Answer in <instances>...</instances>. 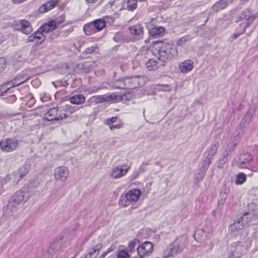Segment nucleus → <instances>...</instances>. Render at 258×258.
I'll return each instance as SVG.
<instances>
[{
    "instance_id": "obj_47",
    "label": "nucleus",
    "mask_w": 258,
    "mask_h": 258,
    "mask_svg": "<svg viewBox=\"0 0 258 258\" xmlns=\"http://www.w3.org/2000/svg\"><path fill=\"white\" fill-rule=\"evenodd\" d=\"M36 39L34 34L30 35L27 39V42H33Z\"/></svg>"
},
{
    "instance_id": "obj_13",
    "label": "nucleus",
    "mask_w": 258,
    "mask_h": 258,
    "mask_svg": "<svg viewBox=\"0 0 258 258\" xmlns=\"http://www.w3.org/2000/svg\"><path fill=\"white\" fill-rule=\"evenodd\" d=\"M252 160V156L247 152H244L241 154L237 161L238 166L241 168H247L249 169L250 166L248 167V164Z\"/></svg>"
},
{
    "instance_id": "obj_40",
    "label": "nucleus",
    "mask_w": 258,
    "mask_h": 258,
    "mask_svg": "<svg viewBox=\"0 0 258 258\" xmlns=\"http://www.w3.org/2000/svg\"><path fill=\"white\" fill-rule=\"evenodd\" d=\"M6 67V60L4 57H0V73L4 71Z\"/></svg>"
},
{
    "instance_id": "obj_28",
    "label": "nucleus",
    "mask_w": 258,
    "mask_h": 258,
    "mask_svg": "<svg viewBox=\"0 0 258 258\" xmlns=\"http://www.w3.org/2000/svg\"><path fill=\"white\" fill-rule=\"evenodd\" d=\"M94 26L97 32L102 30L106 25L105 22L102 19H97L93 21Z\"/></svg>"
},
{
    "instance_id": "obj_11",
    "label": "nucleus",
    "mask_w": 258,
    "mask_h": 258,
    "mask_svg": "<svg viewBox=\"0 0 258 258\" xmlns=\"http://www.w3.org/2000/svg\"><path fill=\"white\" fill-rule=\"evenodd\" d=\"M128 29L134 41L139 40L143 38L144 28L141 25L137 24L134 25L129 27Z\"/></svg>"
},
{
    "instance_id": "obj_53",
    "label": "nucleus",
    "mask_w": 258,
    "mask_h": 258,
    "mask_svg": "<svg viewBox=\"0 0 258 258\" xmlns=\"http://www.w3.org/2000/svg\"><path fill=\"white\" fill-rule=\"evenodd\" d=\"M107 252L105 251L103 252V253L100 256L99 258H104V257L107 255Z\"/></svg>"
},
{
    "instance_id": "obj_8",
    "label": "nucleus",
    "mask_w": 258,
    "mask_h": 258,
    "mask_svg": "<svg viewBox=\"0 0 258 258\" xmlns=\"http://www.w3.org/2000/svg\"><path fill=\"white\" fill-rule=\"evenodd\" d=\"M127 89H134L144 84V77L138 75L131 77H125Z\"/></svg>"
},
{
    "instance_id": "obj_5",
    "label": "nucleus",
    "mask_w": 258,
    "mask_h": 258,
    "mask_svg": "<svg viewBox=\"0 0 258 258\" xmlns=\"http://www.w3.org/2000/svg\"><path fill=\"white\" fill-rule=\"evenodd\" d=\"M138 255L132 258H146L153 251V245L149 241H145L137 247Z\"/></svg>"
},
{
    "instance_id": "obj_3",
    "label": "nucleus",
    "mask_w": 258,
    "mask_h": 258,
    "mask_svg": "<svg viewBox=\"0 0 258 258\" xmlns=\"http://www.w3.org/2000/svg\"><path fill=\"white\" fill-rule=\"evenodd\" d=\"M141 191L139 189L134 188L124 192L120 197L118 204L120 207H126L133 203L139 201Z\"/></svg>"
},
{
    "instance_id": "obj_18",
    "label": "nucleus",
    "mask_w": 258,
    "mask_h": 258,
    "mask_svg": "<svg viewBox=\"0 0 258 258\" xmlns=\"http://www.w3.org/2000/svg\"><path fill=\"white\" fill-rule=\"evenodd\" d=\"M102 245L101 244H97L94 247L88 250L86 255L81 258H96L99 253V250L102 248Z\"/></svg>"
},
{
    "instance_id": "obj_46",
    "label": "nucleus",
    "mask_w": 258,
    "mask_h": 258,
    "mask_svg": "<svg viewBox=\"0 0 258 258\" xmlns=\"http://www.w3.org/2000/svg\"><path fill=\"white\" fill-rule=\"evenodd\" d=\"M122 126H123V124L122 123H118V124H115V125H110L109 128H110V129L111 130H113L116 129V128H117V129L120 128Z\"/></svg>"
},
{
    "instance_id": "obj_56",
    "label": "nucleus",
    "mask_w": 258,
    "mask_h": 258,
    "mask_svg": "<svg viewBox=\"0 0 258 258\" xmlns=\"http://www.w3.org/2000/svg\"><path fill=\"white\" fill-rule=\"evenodd\" d=\"M13 98L14 99V100L16 99L15 96L14 95L13 96Z\"/></svg>"
},
{
    "instance_id": "obj_39",
    "label": "nucleus",
    "mask_w": 258,
    "mask_h": 258,
    "mask_svg": "<svg viewBox=\"0 0 258 258\" xmlns=\"http://www.w3.org/2000/svg\"><path fill=\"white\" fill-rule=\"evenodd\" d=\"M93 101L96 103H99L103 102H106V95L94 96L92 97Z\"/></svg>"
},
{
    "instance_id": "obj_24",
    "label": "nucleus",
    "mask_w": 258,
    "mask_h": 258,
    "mask_svg": "<svg viewBox=\"0 0 258 258\" xmlns=\"http://www.w3.org/2000/svg\"><path fill=\"white\" fill-rule=\"evenodd\" d=\"M83 30L87 35H90L97 32L93 22L85 24L84 26Z\"/></svg>"
},
{
    "instance_id": "obj_17",
    "label": "nucleus",
    "mask_w": 258,
    "mask_h": 258,
    "mask_svg": "<svg viewBox=\"0 0 258 258\" xmlns=\"http://www.w3.org/2000/svg\"><path fill=\"white\" fill-rule=\"evenodd\" d=\"M57 2L58 0H51L43 4L38 9L39 13L43 14L51 10L55 7Z\"/></svg>"
},
{
    "instance_id": "obj_48",
    "label": "nucleus",
    "mask_w": 258,
    "mask_h": 258,
    "mask_svg": "<svg viewBox=\"0 0 258 258\" xmlns=\"http://www.w3.org/2000/svg\"><path fill=\"white\" fill-rule=\"evenodd\" d=\"M98 90H99V88H93L92 89H88L87 91H88L89 93L91 94L96 92Z\"/></svg>"
},
{
    "instance_id": "obj_55",
    "label": "nucleus",
    "mask_w": 258,
    "mask_h": 258,
    "mask_svg": "<svg viewBox=\"0 0 258 258\" xmlns=\"http://www.w3.org/2000/svg\"><path fill=\"white\" fill-rule=\"evenodd\" d=\"M241 2L242 3H245L248 2L249 0H240Z\"/></svg>"
},
{
    "instance_id": "obj_12",
    "label": "nucleus",
    "mask_w": 258,
    "mask_h": 258,
    "mask_svg": "<svg viewBox=\"0 0 258 258\" xmlns=\"http://www.w3.org/2000/svg\"><path fill=\"white\" fill-rule=\"evenodd\" d=\"M16 29L23 34L29 35L33 31L32 27L30 23L25 20L19 21L16 25Z\"/></svg>"
},
{
    "instance_id": "obj_44",
    "label": "nucleus",
    "mask_w": 258,
    "mask_h": 258,
    "mask_svg": "<svg viewBox=\"0 0 258 258\" xmlns=\"http://www.w3.org/2000/svg\"><path fill=\"white\" fill-rule=\"evenodd\" d=\"M96 47L95 46H91L90 47H88L85 50V53L87 54H90L95 51Z\"/></svg>"
},
{
    "instance_id": "obj_25",
    "label": "nucleus",
    "mask_w": 258,
    "mask_h": 258,
    "mask_svg": "<svg viewBox=\"0 0 258 258\" xmlns=\"http://www.w3.org/2000/svg\"><path fill=\"white\" fill-rule=\"evenodd\" d=\"M122 3L121 1L117 0L112 2H109L107 5V7H110L113 11H120L122 9Z\"/></svg>"
},
{
    "instance_id": "obj_38",
    "label": "nucleus",
    "mask_w": 258,
    "mask_h": 258,
    "mask_svg": "<svg viewBox=\"0 0 258 258\" xmlns=\"http://www.w3.org/2000/svg\"><path fill=\"white\" fill-rule=\"evenodd\" d=\"M120 99V97L116 95L115 93H113L109 95H106V101H111V102H116L117 100H119Z\"/></svg>"
},
{
    "instance_id": "obj_54",
    "label": "nucleus",
    "mask_w": 258,
    "mask_h": 258,
    "mask_svg": "<svg viewBox=\"0 0 258 258\" xmlns=\"http://www.w3.org/2000/svg\"><path fill=\"white\" fill-rule=\"evenodd\" d=\"M3 40H4V37H3V35L1 33H0V43L1 42H2L3 41Z\"/></svg>"
},
{
    "instance_id": "obj_35",
    "label": "nucleus",
    "mask_w": 258,
    "mask_h": 258,
    "mask_svg": "<svg viewBox=\"0 0 258 258\" xmlns=\"http://www.w3.org/2000/svg\"><path fill=\"white\" fill-rule=\"evenodd\" d=\"M249 216L250 214L249 213L245 212L239 219L242 224H243V226L246 225L250 221L251 216Z\"/></svg>"
},
{
    "instance_id": "obj_2",
    "label": "nucleus",
    "mask_w": 258,
    "mask_h": 258,
    "mask_svg": "<svg viewBox=\"0 0 258 258\" xmlns=\"http://www.w3.org/2000/svg\"><path fill=\"white\" fill-rule=\"evenodd\" d=\"M187 243V239L185 236L176 238L169 245V249L164 251L163 258H168L181 252Z\"/></svg>"
},
{
    "instance_id": "obj_32",
    "label": "nucleus",
    "mask_w": 258,
    "mask_h": 258,
    "mask_svg": "<svg viewBox=\"0 0 258 258\" xmlns=\"http://www.w3.org/2000/svg\"><path fill=\"white\" fill-rule=\"evenodd\" d=\"M126 9L130 11H134L137 7V0H127Z\"/></svg>"
},
{
    "instance_id": "obj_43",
    "label": "nucleus",
    "mask_w": 258,
    "mask_h": 258,
    "mask_svg": "<svg viewBox=\"0 0 258 258\" xmlns=\"http://www.w3.org/2000/svg\"><path fill=\"white\" fill-rule=\"evenodd\" d=\"M117 117L116 116H113L111 118H107L106 120V123L108 125H111L113 123L117 121Z\"/></svg>"
},
{
    "instance_id": "obj_51",
    "label": "nucleus",
    "mask_w": 258,
    "mask_h": 258,
    "mask_svg": "<svg viewBox=\"0 0 258 258\" xmlns=\"http://www.w3.org/2000/svg\"><path fill=\"white\" fill-rule=\"evenodd\" d=\"M114 250V247L113 246H110L109 248H108V249L105 251L106 252H107V254L108 253Z\"/></svg>"
},
{
    "instance_id": "obj_37",
    "label": "nucleus",
    "mask_w": 258,
    "mask_h": 258,
    "mask_svg": "<svg viewBox=\"0 0 258 258\" xmlns=\"http://www.w3.org/2000/svg\"><path fill=\"white\" fill-rule=\"evenodd\" d=\"M43 31H40L38 30L37 32L34 33L35 38L37 40V42L39 41L40 43H42L45 40V37L42 33Z\"/></svg>"
},
{
    "instance_id": "obj_23",
    "label": "nucleus",
    "mask_w": 258,
    "mask_h": 258,
    "mask_svg": "<svg viewBox=\"0 0 258 258\" xmlns=\"http://www.w3.org/2000/svg\"><path fill=\"white\" fill-rule=\"evenodd\" d=\"M86 98L82 94H77L71 97L69 101L72 104H81L85 102Z\"/></svg>"
},
{
    "instance_id": "obj_22",
    "label": "nucleus",
    "mask_w": 258,
    "mask_h": 258,
    "mask_svg": "<svg viewBox=\"0 0 258 258\" xmlns=\"http://www.w3.org/2000/svg\"><path fill=\"white\" fill-rule=\"evenodd\" d=\"M162 65V63L154 59H150L146 63V66L149 71L157 70Z\"/></svg>"
},
{
    "instance_id": "obj_45",
    "label": "nucleus",
    "mask_w": 258,
    "mask_h": 258,
    "mask_svg": "<svg viewBox=\"0 0 258 258\" xmlns=\"http://www.w3.org/2000/svg\"><path fill=\"white\" fill-rule=\"evenodd\" d=\"M149 164L148 162H144L142 164L140 168L139 169V171L141 172H143L146 170V167Z\"/></svg>"
},
{
    "instance_id": "obj_41",
    "label": "nucleus",
    "mask_w": 258,
    "mask_h": 258,
    "mask_svg": "<svg viewBox=\"0 0 258 258\" xmlns=\"http://www.w3.org/2000/svg\"><path fill=\"white\" fill-rule=\"evenodd\" d=\"M227 162L226 156L225 155L222 159H220L218 161V167L222 168L223 166Z\"/></svg>"
},
{
    "instance_id": "obj_29",
    "label": "nucleus",
    "mask_w": 258,
    "mask_h": 258,
    "mask_svg": "<svg viewBox=\"0 0 258 258\" xmlns=\"http://www.w3.org/2000/svg\"><path fill=\"white\" fill-rule=\"evenodd\" d=\"M140 243L139 239L135 238L130 241L128 243V252L130 253H132L135 251L136 246Z\"/></svg>"
},
{
    "instance_id": "obj_1",
    "label": "nucleus",
    "mask_w": 258,
    "mask_h": 258,
    "mask_svg": "<svg viewBox=\"0 0 258 258\" xmlns=\"http://www.w3.org/2000/svg\"><path fill=\"white\" fill-rule=\"evenodd\" d=\"M158 59L162 62L171 60L178 55L175 45L168 43L159 42L155 45Z\"/></svg>"
},
{
    "instance_id": "obj_10",
    "label": "nucleus",
    "mask_w": 258,
    "mask_h": 258,
    "mask_svg": "<svg viewBox=\"0 0 258 258\" xmlns=\"http://www.w3.org/2000/svg\"><path fill=\"white\" fill-rule=\"evenodd\" d=\"M66 117V114L61 113L56 108L49 109L44 115V118L48 121L62 119Z\"/></svg>"
},
{
    "instance_id": "obj_49",
    "label": "nucleus",
    "mask_w": 258,
    "mask_h": 258,
    "mask_svg": "<svg viewBox=\"0 0 258 258\" xmlns=\"http://www.w3.org/2000/svg\"><path fill=\"white\" fill-rule=\"evenodd\" d=\"M26 1V0H12V2L15 4H20Z\"/></svg>"
},
{
    "instance_id": "obj_7",
    "label": "nucleus",
    "mask_w": 258,
    "mask_h": 258,
    "mask_svg": "<svg viewBox=\"0 0 258 258\" xmlns=\"http://www.w3.org/2000/svg\"><path fill=\"white\" fill-rule=\"evenodd\" d=\"M19 146L18 140L15 138H7L0 142V147L3 151L11 152L17 149Z\"/></svg>"
},
{
    "instance_id": "obj_19",
    "label": "nucleus",
    "mask_w": 258,
    "mask_h": 258,
    "mask_svg": "<svg viewBox=\"0 0 258 258\" xmlns=\"http://www.w3.org/2000/svg\"><path fill=\"white\" fill-rule=\"evenodd\" d=\"M26 195H27V193L24 192L21 190L17 191L13 197V202L19 204L22 202L27 201L28 198L26 197Z\"/></svg>"
},
{
    "instance_id": "obj_20",
    "label": "nucleus",
    "mask_w": 258,
    "mask_h": 258,
    "mask_svg": "<svg viewBox=\"0 0 258 258\" xmlns=\"http://www.w3.org/2000/svg\"><path fill=\"white\" fill-rule=\"evenodd\" d=\"M56 28V22L54 20L50 21L47 23L44 24L40 28V29L44 33H49Z\"/></svg>"
},
{
    "instance_id": "obj_16",
    "label": "nucleus",
    "mask_w": 258,
    "mask_h": 258,
    "mask_svg": "<svg viewBox=\"0 0 258 258\" xmlns=\"http://www.w3.org/2000/svg\"><path fill=\"white\" fill-rule=\"evenodd\" d=\"M110 86L112 89H126V83L125 77L114 80L110 83Z\"/></svg>"
},
{
    "instance_id": "obj_52",
    "label": "nucleus",
    "mask_w": 258,
    "mask_h": 258,
    "mask_svg": "<svg viewBox=\"0 0 258 258\" xmlns=\"http://www.w3.org/2000/svg\"><path fill=\"white\" fill-rule=\"evenodd\" d=\"M87 3L94 4L96 3L98 0H85Z\"/></svg>"
},
{
    "instance_id": "obj_4",
    "label": "nucleus",
    "mask_w": 258,
    "mask_h": 258,
    "mask_svg": "<svg viewBox=\"0 0 258 258\" xmlns=\"http://www.w3.org/2000/svg\"><path fill=\"white\" fill-rule=\"evenodd\" d=\"M258 17V12L254 14H252L250 8L243 11L238 16L237 22H241L240 25L241 28V33H244L245 29L249 27L254 20Z\"/></svg>"
},
{
    "instance_id": "obj_6",
    "label": "nucleus",
    "mask_w": 258,
    "mask_h": 258,
    "mask_svg": "<svg viewBox=\"0 0 258 258\" xmlns=\"http://www.w3.org/2000/svg\"><path fill=\"white\" fill-rule=\"evenodd\" d=\"M27 80L23 76H18L12 81L3 84L0 87V97L4 96L11 88L24 83Z\"/></svg>"
},
{
    "instance_id": "obj_14",
    "label": "nucleus",
    "mask_w": 258,
    "mask_h": 258,
    "mask_svg": "<svg viewBox=\"0 0 258 258\" xmlns=\"http://www.w3.org/2000/svg\"><path fill=\"white\" fill-rule=\"evenodd\" d=\"M69 175V171L64 166L57 167L54 172V176L56 180L64 181L67 180Z\"/></svg>"
},
{
    "instance_id": "obj_9",
    "label": "nucleus",
    "mask_w": 258,
    "mask_h": 258,
    "mask_svg": "<svg viewBox=\"0 0 258 258\" xmlns=\"http://www.w3.org/2000/svg\"><path fill=\"white\" fill-rule=\"evenodd\" d=\"M130 168L127 164L116 166L110 170V176L113 179L120 178L126 174Z\"/></svg>"
},
{
    "instance_id": "obj_27",
    "label": "nucleus",
    "mask_w": 258,
    "mask_h": 258,
    "mask_svg": "<svg viewBox=\"0 0 258 258\" xmlns=\"http://www.w3.org/2000/svg\"><path fill=\"white\" fill-rule=\"evenodd\" d=\"M243 224L239 219L229 226V230L232 232H236L243 228Z\"/></svg>"
},
{
    "instance_id": "obj_42",
    "label": "nucleus",
    "mask_w": 258,
    "mask_h": 258,
    "mask_svg": "<svg viewBox=\"0 0 258 258\" xmlns=\"http://www.w3.org/2000/svg\"><path fill=\"white\" fill-rule=\"evenodd\" d=\"M257 156L256 157V164L255 165L253 166H250V168H249V170H250L252 172H258V149H257Z\"/></svg>"
},
{
    "instance_id": "obj_34",
    "label": "nucleus",
    "mask_w": 258,
    "mask_h": 258,
    "mask_svg": "<svg viewBox=\"0 0 258 258\" xmlns=\"http://www.w3.org/2000/svg\"><path fill=\"white\" fill-rule=\"evenodd\" d=\"M246 175L243 173H239L236 176V179L235 181L236 184H241L246 180Z\"/></svg>"
},
{
    "instance_id": "obj_36",
    "label": "nucleus",
    "mask_w": 258,
    "mask_h": 258,
    "mask_svg": "<svg viewBox=\"0 0 258 258\" xmlns=\"http://www.w3.org/2000/svg\"><path fill=\"white\" fill-rule=\"evenodd\" d=\"M212 160L211 158H207L206 157L205 159L202 167L200 168V170L202 172L206 171L209 168V165L212 162Z\"/></svg>"
},
{
    "instance_id": "obj_31",
    "label": "nucleus",
    "mask_w": 258,
    "mask_h": 258,
    "mask_svg": "<svg viewBox=\"0 0 258 258\" xmlns=\"http://www.w3.org/2000/svg\"><path fill=\"white\" fill-rule=\"evenodd\" d=\"M164 29L163 27H154L153 28L150 32L151 34L154 37H159L164 33Z\"/></svg>"
},
{
    "instance_id": "obj_26",
    "label": "nucleus",
    "mask_w": 258,
    "mask_h": 258,
    "mask_svg": "<svg viewBox=\"0 0 258 258\" xmlns=\"http://www.w3.org/2000/svg\"><path fill=\"white\" fill-rule=\"evenodd\" d=\"M227 6V3L226 0H221L216 4L213 7L212 9L213 11L218 12L226 8Z\"/></svg>"
},
{
    "instance_id": "obj_21",
    "label": "nucleus",
    "mask_w": 258,
    "mask_h": 258,
    "mask_svg": "<svg viewBox=\"0 0 258 258\" xmlns=\"http://www.w3.org/2000/svg\"><path fill=\"white\" fill-rule=\"evenodd\" d=\"M219 147V143H216L213 145H212L211 146H210L207 150L206 152L205 153V154L206 155V158H211V160H212L214 156L216 155L217 150Z\"/></svg>"
},
{
    "instance_id": "obj_50",
    "label": "nucleus",
    "mask_w": 258,
    "mask_h": 258,
    "mask_svg": "<svg viewBox=\"0 0 258 258\" xmlns=\"http://www.w3.org/2000/svg\"><path fill=\"white\" fill-rule=\"evenodd\" d=\"M243 33H241V31L239 33H235L233 34L232 36V38L233 39H236L241 34H243Z\"/></svg>"
},
{
    "instance_id": "obj_15",
    "label": "nucleus",
    "mask_w": 258,
    "mask_h": 258,
    "mask_svg": "<svg viewBox=\"0 0 258 258\" xmlns=\"http://www.w3.org/2000/svg\"><path fill=\"white\" fill-rule=\"evenodd\" d=\"M194 64V61L191 59L184 60L179 63V71L183 74H186L193 69Z\"/></svg>"
},
{
    "instance_id": "obj_33",
    "label": "nucleus",
    "mask_w": 258,
    "mask_h": 258,
    "mask_svg": "<svg viewBox=\"0 0 258 258\" xmlns=\"http://www.w3.org/2000/svg\"><path fill=\"white\" fill-rule=\"evenodd\" d=\"M191 38L189 35H185L177 40L176 44L178 46H183L187 42L190 40Z\"/></svg>"
},
{
    "instance_id": "obj_30",
    "label": "nucleus",
    "mask_w": 258,
    "mask_h": 258,
    "mask_svg": "<svg viewBox=\"0 0 258 258\" xmlns=\"http://www.w3.org/2000/svg\"><path fill=\"white\" fill-rule=\"evenodd\" d=\"M30 168V165L29 164H24L20 168L18 171V174L21 178H23L26 174H27Z\"/></svg>"
}]
</instances>
